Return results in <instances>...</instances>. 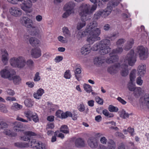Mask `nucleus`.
Here are the masks:
<instances>
[{
    "instance_id": "17",
    "label": "nucleus",
    "mask_w": 149,
    "mask_h": 149,
    "mask_svg": "<svg viewBox=\"0 0 149 149\" xmlns=\"http://www.w3.org/2000/svg\"><path fill=\"white\" fill-rule=\"evenodd\" d=\"M31 54L33 58H38L41 56V50L39 48H33L31 51Z\"/></svg>"
},
{
    "instance_id": "47",
    "label": "nucleus",
    "mask_w": 149,
    "mask_h": 149,
    "mask_svg": "<svg viewBox=\"0 0 149 149\" xmlns=\"http://www.w3.org/2000/svg\"><path fill=\"white\" fill-rule=\"evenodd\" d=\"M103 114L107 118H111L114 115L112 113H110L106 109L102 111Z\"/></svg>"
},
{
    "instance_id": "36",
    "label": "nucleus",
    "mask_w": 149,
    "mask_h": 149,
    "mask_svg": "<svg viewBox=\"0 0 149 149\" xmlns=\"http://www.w3.org/2000/svg\"><path fill=\"white\" fill-rule=\"evenodd\" d=\"M34 101L30 99H26L24 101V103L25 106L27 107H32Z\"/></svg>"
},
{
    "instance_id": "61",
    "label": "nucleus",
    "mask_w": 149,
    "mask_h": 149,
    "mask_svg": "<svg viewBox=\"0 0 149 149\" xmlns=\"http://www.w3.org/2000/svg\"><path fill=\"white\" fill-rule=\"evenodd\" d=\"M32 120L35 123H36L38 121L39 119L38 116L36 113H34V115L32 117Z\"/></svg>"
},
{
    "instance_id": "24",
    "label": "nucleus",
    "mask_w": 149,
    "mask_h": 149,
    "mask_svg": "<svg viewBox=\"0 0 149 149\" xmlns=\"http://www.w3.org/2000/svg\"><path fill=\"white\" fill-rule=\"evenodd\" d=\"M90 46L89 45H84L81 49V52L83 54L86 55L88 54L91 52Z\"/></svg>"
},
{
    "instance_id": "33",
    "label": "nucleus",
    "mask_w": 149,
    "mask_h": 149,
    "mask_svg": "<svg viewBox=\"0 0 149 149\" xmlns=\"http://www.w3.org/2000/svg\"><path fill=\"white\" fill-rule=\"evenodd\" d=\"M29 41L31 45L33 46H36L39 43V41L38 39L33 37L29 38Z\"/></svg>"
},
{
    "instance_id": "45",
    "label": "nucleus",
    "mask_w": 149,
    "mask_h": 149,
    "mask_svg": "<svg viewBox=\"0 0 149 149\" xmlns=\"http://www.w3.org/2000/svg\"><path fill=\"white\" fill-rule=\"evenodd\" d=\"M72 116V114L70 111H66L65 112H63L61 118H66L68 117Z\"/></svg>"
},
{
    "instance_id": "23",
    "label": "nucleus",
    "mask_w": 149,
    "mask_h": 149,
    "mask_svg": "<svg viewBox=\"0 0 149 149\" xmlns=\"http://www.w3.org/2000/svg\"><path fill=\"white\" fill-rule=\"evenodd\" d=\"M133 91L134 95L136 97L141 95L144 92L143 90L140 87H136Z\"/></svg>"
},
{
    "instance_id": "50",
    "label": "nucleus",
    "mask_w": 149,
    "mask_h": 149,
    "mask_svg": "<svg viewBox=\"0 0 149 149\" xmlns=\"http://www.w3.org/2000/svg\"><path fill=\"white\" fill-rule=\"evenodd\" d=\"M71 77L70 71L67 70L65 71L64 74V77L66 79H70Z\"/></svg>"
},
{
    "instance_id": "44",
    "label": "nucleus",
    "mask_w": 149,
    "mask_h": 149,
    "mask_svg": "<svg viewBox=\"0 0 149 149\" xmlns=\"http://www.w3.org/2000/svg\"><path fill=\"white\" fill-rule=\"evenodd\" d=\"M101 41L97 42L93 45L91 49L94 51H97L99 49H100V47L101 45Z\"/></svg>"
},
{
    "instance_id": "57",
    "label": "nucleus",
    "mask_w": 149,
    "mask_h": 149,
    "mask_svg": "<svg viewBox=\"0 0 149 149\" xmlns=\"http://www.w3.org/2000/svg\"><path fill=\"white\" fill-rule=\"evenodd\" d=\"M40 79L39 73L38 72H36L33 78L34 81H38L40 80Z\"/></svg>"
},
{
    "instance_id": "30",
    "label": "nucleus",
    "mask_w": 149,
    "mask_h": 149,
    "mask_svg": "<svg viewBox=\"0 0 149 149\" xmlns=\"http://www.w3.org/2000/svg\"><path fill=\"white\" fill-rule=\"evenodd\" d=\"M75 144V146L78 147H84L85 146V142L83 139L78 138L76 140Z\"/></svg>"
},
{
    "instance_id": "4",
    "label": "nucleus",
    "mask_w": 149,
    "mask_h": 149,
    "mask_svg": "<svg viewBox=\"0 0 149 149\" xmlns=\"http://www.w3.org/2000/svg\"><path fill=\"white\" fill-rule=\"evenodd\" d=\"M9 63L13 67L19 68H23L26 65V60L22 56L11 57L9 60Z\"/></svg>"
},
{
    "instance_id": "22",
    "label": "nucleus",
    "mask_w": 149,
    "mask_h": 149,
    "mask_svg": "<svg viewBox=\"0 0 149 149\" xmlns=\"http://www.w3.org/2000/svg\"><path fill=\"white\" fill-rule=\"evenodd\" d=\"M13 126V130L15 132H19L21 130V129L22 127V125L21 123L15 122L12 123Z\"/></svg>"
},
{
    "instance_id": "49",
    "label": "nucleus",
    "mask_w": 149,
    "mask_h": 149,
    "mask_svg": "<svg viewBox=\"0 0 149 149\" xmlns=\"http://www.w3.org/2000/svg\"><path fill=\"white\" fill-rule=\"evenodd\" d=\"M148 51L139 55L140 59L141 60L146 59L148 57Z\"/></svg>"
},
{
    "instance_id": "31",
    "label": "nucleus",
    "mask_w": 149,
    "mask_h": 149,
    "mask_svg": "<svg viewBox=\"0 0 149 149\" xmlns=\"http://www.w3.org/2000/svg\"><path fill=\"white\" fill-rule=\"evenodd\" d=\"M34 113H35V112H33L32 111L28 110L25 111L24 112V114L27 118L31 121L32 120V117L34 115Z\"/></svg>"
},
{
    "instance_id": "38",
    "label": "nucleus",
    "mask_w": 149,
    "mask_h": 149,
    "mask_svg": "<svg viewBox=\"0 0 149 149\" xmlns=\"http://www.w3.org/2000/svg\"><path fill=\"white\" fill-rule=\"evenodd\" d=\"M136 76V71L135 70H132L130 74V81L134 82Z\"/></svg>"
},
{
    "instance_id": "63",
    "label": "nucleus",
    "mask_w": 149,
    "mask_h": 149,
    "mask_svg": "<svg viewBox=\"0 0 149 149\" xmlns=\"http://www.w3.org/2000/svg\"><path fill=\"white\" fill-rule=\"evenodd\" d=\"M95 100L99 104H103V100L98 96H96L95 97Z\"/></svg>"
},
{
    "instance_id": "29",
    "label": "nucleus",
    "mask_w": 149,
    "mask_h": 149,
    "mask_svg": "<svg viewBox=\"0 0 149 149\" xmlns=\"http://www.w3.org/2000/svg\"><path fill=\"white\" fill-rule=\"evenodd\" d=\"M62 31L63 36L66 38H68L70 37L71 33L68 27L64 26L62 28Z\"/></svg>"
},
{
    "instance_id": "7",
    "label": "nucleus",
    "mask_w": 149,
    "mask_h": 149,
    "mask_svg": "<svg viewBox=\"0 0 149 149\" xmlns=\"http://www.w3.org/2000/svg\"><path fill=\"white\" fill-rule=\"evenodd\" d=\"M75 6V3L73 2H69L65 4L64 8L66 11L63 14V17L66 18L71 14L74 13Z\"/></svg>"
},
{
    "instance_id": "32",
    "label": "nucleus",
    "mask_w": 149,
    "mask_h": 149,
    "mask_svg": "<svg viewBox=\"0 0 149 149\" xmlns=\"http://www.w3.org/2000/svg\"><path fill=\"white\" fill-rule=\"evenodd\" d=\"M23 107L22 105L18 104V103H14L11 106V108L13 111H17L22 109Z\"/></svg>"
},
{
    "instance_id": "55",
    "label": "nucleus",
    "mask_w": 149,
    "mask_h": 149,
    "mask_svg": "<svg viewBox=\"0 0 149 149\" xmlns=\"http://www.w3.org/2000/svg\"><path fill=\"white\" fill-rule=\"evenodd\" d=\"M141 76H139L136 79V84L139 85L141 86L143 83V81L141 79Z\"/></svg>"
},
{
    "instance_id": "48",
    "label": "nucleus",
    "mask_w": 149,
    "mask_h": 149,
    "mask_svg": "<svg viewBox=\"0 0 149 149\" xmlns=\"http://www.w3.org/2000/svg\"><path fill=\"white\" fill-rule=\"evenodd\" d=\"M57 39L59 42L65 43L67 42L68 38L65 37H64L62 36H59L57 37Z\"/></svg>"
},
{
    "instance_id": "46",
    "label": "nucleus",
    "mask_w": 149,
    "mask_h": 149,
    "mask_svg": "<svg viewBox=\"0 0 149 149\" xmlns=\"http://www.w3.org/2000/svg\"><path fill=\"white\" fill-rule=\"evenodd\" d=\"M120 115L121 117L124 119L128 118L129 117V114L124 110L120 112Z\"/></svg>"
},
{
    "instance_id": "35",
    "label": "nucleus",
    "mask_w": 149,
    "mask_h": 149,
    "mask_svg": "<svg viewBox=\"0 0 149 149\" xmlns=\"http://www.w3.org/2000/svg\"><path fill=\"white\" fill-rule=\"evenodd\" d=\"M147 51H148L147 49L143 46H139L136 48V52L139 54V55Z\"/></svg>"
},
{
    "instance_id": "40",
    "label": "nucleus",
    "mask_w": 149,
    "mask_h": 149,
    "mask_svg": "<svg viewBox=\"0 0 149 149\" xmlns=\"http://www.w3.org/2000/svg\"><path fill=\"white\" fill-rule=\"evenodd\" d=\"M87 20H81V21L78 23L77 26V30H80L85 26L86 24L85 21Z\"/></svg>"
},
{
    "instance_id": "26",
    "label": "nucleus",
    "mask_w": 149,
    "mask_h": 149,
    "mask_svg": "<svg viewBox=\"0 0 149 149\" xmlns=\"http://www.w3.org/2000/svg\"><path fill=\"white\" fill-rule=\"evenodd\" d=\"M15 72H13L12 74L11 77L12 78L10 80H13L14 83L15 84H18L21 81V79L20 77L18 76L15 75L14 74Z\"/></svg>"
},
{
    "instance_id": "18",
    "label": "nucleus",
    "mask_w": 149,
    "mask_h": 149,
    "mask_svg": "<svg viewBox=\"0 0 149 149\" xmlns=\"http://www.w3.org/2000/svg\"><path fill=\"white\" fill-rule=\"evenodd\" d=\"M138 75L143 77L146 73V66L145 65L141 64L137 68Z\"/></svg>"
},
{
    "instance_id": "64",
    "label": "nucleus",
    "mask_w": 149,
    "mask_h": 149,
    "mask_svg": "<svg viewBox=\"0 0 149 149\" xmlns=\"http://www.w3.org/2000/svg\"><path fill=\"white\" fill-rule=\"evenodd\" d=\"M6 92L8 95L11 96H13L15 94L14 91L11 89H8Z\"/></svg>"
},
{
    "instance_id": "43",
    "label": "nucleus",
    "mask_w": 149,
    "mask_h": 149,
    "mask_svg": "<svg viewBox=\"0 0 149 149\" xmlns=\"http://www.w3.org/2000/svg\"><path fill=\"white\" fill-rule=\"evenodd\" d=\"M81 72V69L79 68H77L75 69L74 71L75 77L76 78V79L78 81L80 80V77L79 74H80Z\"/></svg>"
},
{
    "instance_id": "59",
    "label": "nucleus",
    "mask_w": 149,
    "mask_h": 149,
    "mask_svg": "<svg viewBox=\"0 0 149 149\" xmlns=\"http://www.w3.org/2000/svg\"><path fill=\"white\" fill-rule=\"evenodd\" d=\"M9 2L13 4H18L19 2H23L24 0H7Z\"/></svg>"
},
{
    "instance_id": "11",
    "label": "nucleus",
    "mask_w": 149,
    "mask_h": 149,
    "mask_svg": "<svg viewBox=\"0 0 149 149\" xmlns=\"http://www.w3.org/2000/svg\"><path fill=\"white\" fill-rule=\"evenodd\" d=\"M37 0H24L23 2H21L22 3L21 6V8L27 13H30L33 11L32 8V2H34Z\"/></svg>"
},
{
    "instance_id": "21",
    "label": "nucleus",
    "mask_w": 149,
    "mask_h": 149,
    "mask_svg": "<svg viewBox=\"0 0 149 149\" xmlns=\"http://www.w3.org/2000/svg\"><path fill=\"white\" fill-rule=\"evenodd\" d=\"M107 71L111 74H113L117 73L119 71L118 63L116 64L114 66L108 67Z\"/></svg>"
},
{
    "instance_id": "41",
    "label": "nucleus",
    "mask_w": 149,
    "mask_h": 149,
    "mask_svg": "<svg viewBox=\"0 0 149 149\" xmlns=\"http://www.w3.org/2000/svg\"><path fill=\"white\" fill-rule=\"evenodd\" d=\"M83 87L84 90L87 93H90L93 91L92 87L88 84H84L83 85Z\"/></svg>"
},
{
    "instance_id": "60",
    "label": "nucleus",
    "mask_w": 149,
    "mask_h": 149,
    "mask_svg": "<svg viewBox=\"0 0 149 149\" xmlns=\"http://www.w3.org/2000/svg\"><path fill=\"white\" fill-rule=\"evenodd\" d=\"M32 120L35 123H36L38 121L39 119L38 116L36 113H34V115L32 117Z\"/></svg>"
},
{
    "instance_id": "9",
    "label": "nucleus",
    "mask_w": 149,
    "mask_h": 149,
    "mask_svg": "<svg viewBox=\"0 0 149 149\" xmlns=\"http://www.w3.org/2000/svg\"><path fill=\"white\" fill-rule=\"evenodd\" d=\"M123 50V48L121 47H118L116 49L113 50L110 54V58H108L106 60V62L110 63L117 61L118 59V57L116 54L121 53Z\"/></svg>"
},
{
    "instance_id": "28",
    "label": "nucleus",
    "mask_w": 149,
    "mask_h": 149,
    "mask_svg": "<svg viewBox=\"0 0 149 149\" xmlns=\"http://www.w3.org/2000/svg\"><path fill=\"white\" fill-rule=\"evenodd\" d=\"M4 133L6 135L11 136H15L17 135L16 133L14 132L13 130L11 131L9 128L5 129Z\"/></svg>"
},
{
    "instance_id": "25",
    "label": "nucleus",
    "mask_w": 149,
    "mask_h": 149,
    "mask_svg": "<svg viewBox=\"0 0 149 149\" xmlns=\"http://www.w3.org/2000/svg\"><path fill=\"white\" fill-rule=\"evenodd\" d=\"M105 58L103 56L95 58L94 60L95 64L97 65L102 64L104 62Z\"/></svg>"
},
{
    "instance_id": "52",
    "label": "nucleus",
    "mask_w": 149,
    "mask_h": 149,
    "mask_svg": "<svg viewBox=\"0 0 149 149\" xmlns=\"http://www.w3.org/2000/svg\"><path fill=\"white\" fill-rule=\"evenodd\" d=\"M101 15L102 16V13L101 10H100L95 14L93 18L95 19H97L100 18Z\"/></svg>"
},
{
    "instance_id": "6",
    "label": "nucleus",
    "mask_w": 149,
    "mask_h": 149,
    "mask_svg": "<svg viewBox=\"0 0 149 149\" xmlns=\"http://www.w3.org/2000/svg\"><path fill=\"white\" fill-rule=\"evenodd\" d=\"M121 0H113L110 1L107 5V7L104 10H101L102 13V17L105 18L109 15L113 10V7L117 6Z\"/></svg>"
},
{
    "instance_id": "27",
    "label": "nucleus",
    "mask_w": 149,
    "mask_h": 149,
    "mask_svg": "<svg viewBox=\"0 0 149 149\" xmlns=\"http://www.w3.org/2000/svg\"><path fill=\"white\" fill-rule=\"evenodd\" d=\"M107 148L105 149H115L116 145L114 141L111 140H108L107 143Z\"/></svg>"
},
{
    "instance_id": "62",
    "label": "nucleus",
    "mask_w": 149,
    "mask_h": 149,
    "mask_svg": "<svg viewBox=\"0 0 149 149\" xmlns=\"http://www.w3.org/2000/svg\"><path fill=\"white\" fill-rule=\"evenodd\" d=\"M63 59L62 56H58L56 57L54 59V61L56 63H59L62 61Z\"/></svg>"
},
{
    "instance_id": "53",
    "label": "nucleus",
    "mask_w": 149,
    "mask_h": 149,
    "mask_svg": "<svg viewBox=\"0 0 149 149\" xmlns=\"http://www.w3.org/2000/svg\"><path fill=\"white\" fill-rule=\"evenodd\" d=\"M78 110L80 112H83L85 110V107L82 103L79 104L77 107Z\"/></svg>"
},
{
    "instance_id": "2",
    "label": "nucleus",
    "mask_w": 149,
    "mask_h": 149,
    "mask_svg": "<svg viewBox=\"0 0 149 149\" xmlns=\"http://www.w3.org/2000/svg\"><path fill=\"white\" fill-rule=\"evenodd\" d=\"M97 7L96 5H93L91 7L88 3H83L81 4L78 8V12L81 20H87V16L93 13L96 10Z\"/></svg>"
},
{
    "instance_id": "5",
    "label": "nucleus",
    "mask_w": 149,
    "mask_h": 149,
    "mask_svg": "<svg viewBox=\"0 0 149 149\" xmlns=\"http://www.w3.org/2000/svg\"><path fill=\"white\" fill-rule=\"evenodd\" d=\"M20 22L23 25L28 28H31L32 31L31 33L32 35H35L37 34L36 31V27L33 24V20L27 17L23 16L20 17Z\"/></svg>"
},
{
    "instance_id": "56",
    "label": "nucleus",
    "mask_w": 149,
    "mask_h": 149,
    "mask_svg": "<svg viewBox=\"0 0 149 149\" xmlns=\"http://www.w3.org/2000/svg\"><path fill=\"white\" fill-rule=\"evenodd\" d=\"M27 65L30 67L32 68L34 66V63L33 61L31 59H29L27 60L26 63Z\"/></svg>"
},
{
    "instance_id": "42",
    "label": "nucleus",
    "mask_w": 149,
    "mask_h": 149,
    "mask_svg": "<svg viewBox=\"0 0 149 149\" xmlns=\"http://www.w3.org/2000/svg\"><path fill=\"white\" fill-rule=\"evenodd\" d=\"M60 131L65 134H68L69 132V130L68 127L65 125H63L61 126Z\"/></svg>"
},
{
    "instance_id": "19",
    "label": "nucleus",
    "mask_w": 149,
    "mask_h": 149,
    "mask_svg": "<svg viewBox=\"0 0 149 149\" xmlns=\"http://www.w3.org/2000/svg\"><path fill=\"white\" fill-rule=\"evenodd\" d=\"M88 143L89 146L93 148H96L98 145L97 140L93 137L89 139L88 141Z\"/></svg>"
},
{
    "instance_id": "54",
    "label": "nucleus",
    "mask_w": 149,
    "mask_h": 149,
    "mask_svg": "<svg viewBox=\"0 0 149 149\" xmlns=\"http://www.w3.org/2000/svg\"><path fill=\"white\" fill-rule=\"evenodd\" d=\"M109 111L111 112H116L118 111V109L117 107L112 105H110L109 107Z\"/></svg>"
},
{
    "instance_id": "58",
    "label": "nucleus",
    "mask_w": 149,
    "mask_h": 149,
    "mask_svg": "<svg viewBox=\"0 0 149 149\" xmlns=\"http://www.w3.org/2000/svg\"><path fill=\"white\" fill-rule=\"evenodd\" d=\"M54 134L56 136L61 138V139H63L64 137V134L58 131H56L55 132Z\"/></svg>"
},
{
    "instance_id": "3",
    "label": "nucleus",
    "mask_w": 149,
    "mask_h": 149,
    "mask_svg": "<svg viewBox=\"0 0 149 149\" xmlns=\"http://www.w3.org/2000/svg\"><path fill=\"white\" fill-rule=\"evenodd\" d=\"M24 136H20V139L24 141H28L26 143L27 145L26 148L30 147L33 149H36L40 145L41 142L35 139L31 140L30 137L32 136H36V134L34 132L31 131H26L24 132Z\"/></svg>"
},
{
    "instance_id": "20",
    "label": "nucleus",
    "mask_w": 149,
    "mask_h": 149,
    "mask_svg": "<svg viewBox=\"0 0 149 149\" xmlns=\"http://www.w3.org/2000/svg\"><path fill=\"white\" fill-rule=\"evenodd\" d=\"M44 93V90L43 89L40 88L33 93V96L35 98L39 100L41 98V96Z\"/></svg>"
},
{
    "instance_id": "13",
    "label": "nucleus",
    "mask_w": 149,
    "mask_h": 149,
    "mask_svg": "<svg viewBox=\"0 0 149 149\" xmlns=\"http://www.w3.org/2000/svg\"><path fill=\"white\" fill-rule=\"evenodd\" d=\"M13 72V71H12L9 68L6 67L1 71L0 74L3 78L11 79L12 78L11 76Z\"/></svg>"
},
{
    "instance_id": "16",
    "label": "nucleus",
    "mask_w": 149,
    "mask_h": 149,
    "mask_svg": "<svg viewBox=\"0 0 149 149\" xmlns=\"http://www.w3.org/2000/svg\"><path fill=\"white\" fill-rule=\"evenodd\" d=\"M1 60L4 65H7L9 58V54L5 49H1Z\"/></svg>"
},
{
    "instance_id": "8",
    "label": "nucleus",
    "mask_w": 149,
    "mask_h": 149,
    "mask_svg": "<svg viewBox=\"0 0 149 149\" xmlns=\"http://www.w3.org/2000/svg\"><path fill=\"white\" fill-rule=\"evenodd\" d=\"M101 45L100 47V53L102 55H104L110 51V41L107 39H104L101 41Z\"/></svg>"
},
{
    "instance_id": "51",
    "label": "nucleus",
    "mask_w": 149,
    "mask_h": 149,
    "mask_svg": "<svg viewBox=\"0 0 149 149\" xmlns=\"http://www.w3.org/2000/svg\"><path fill=\"white\" fill-rule=\"evenodd\" d=\"M0 111L4 113H6L8 112L7 109L6 105L3 104H0Z\"/></svg>"
},
{
    "instance_id": "15",
    "label": "nucleus",
    "mask_w": 149,
    "mask_h": 149,
    "mask_svg": "<svg viewBox=\"0 0 149 149\" xmlns=\"http://www.w3.org/2000/svg\"><path fill=\"white\" fill-rule=\"evenodd\" d=\"M118 65L119 70H120L121 75L123 77L127 76L129 74V70L128 68V65L125 63L121 65L118 63Z\"/></svg>"
},
{
    "instance_id": "12",
    "label": "nucleus",
    "mask_w": 149,
    "mask_h": 149,
    "mask_svg": "<svg viewBox=\"0 0 149 149\" xmlns=\"http://www.w3.org/2000/svg\"><path fill=\"white\" fill-rule=\"evenodd\" d=\"M140 106L136 107L139 109L142 110L144 109L146 107L149 109V94H146L143 98H142L140 100Z\"/></svg>"
},
{
    "instance_id": "14",
    "label": "nucleus",
    "mask_w": 149,
    "mask_h": 149,
    "mask_svg": "<svg viewBox=\"0 0 149 149\" xmlns=\"http://www.w3.org/2000/svg\"><path fill=\"white\" fill-rule=\"evenodd\" d=\"M9 12L12 15L15 17H19L22 14V10L19 8L15 6L10 8Z\"/></svg>"
},
{
    "instance_id": "1",
    "label": "nucleus",
    "mask_w": 149,
    "mask_h": 149,
    "mask_svg": "<svg viewBox=\"0 0 149 149\" xmlns=\"http://www.w3.org/2000/svg\"><path fill=\"white\" fill-rule=\"evenodd\" d=\"M98 25L97 22L93 21L90 22L86 26L85 30L81 33H78V37L80 35V38L82 37L88 36L87 40L91 44L97 40H100L98 36L101 33V30L100 28H97Z\"/></svg>"
},
{
    "instance_id": "39",
    "label": "nucleus",
    "mask_w": 149,
    "mask_h": 149,
    "mask_svg": "<svg viewBox=\"0 0 149 149\" xmlns=\"http://www.w3.org/2000/svg\"><path fill=\"white\" fill-rule=\"evenodd\" d=\"M127 88L130 91H133L136 87L135 84L133 83V82L130 81L127 84Z\"/></svg>"
},
{
    "instance_id": "10",
    "label": "nucleus",
    "mask_w": 149,
    "mask_h": 149,
    "mask_svg": "<svg viewBox=\"0 0 149 149\" xmlns=\"http://www.w3.org/2000/svg\"><path fill=\"white\" fill-rule=\"evenodd\" d=\"M136 61V55L133 50H131L126 56L124 60V63H127L132 66Z\"/></svg>"
},
{
    "instance_id": "37",
    "label": "nucleus",
    "mask_w": 149,
    "mask_h": 149,
    "mask_svg": "<svg viewBox=\"0 0 149 149\" xmlns=\"http://www.w3.org/2000/svg\"><path fill=\"white\" fill-rule=\"evenodd\" d=\"M15 146L19 148H26L27 144L26 142H17L14 143Z\"/></svg>"
},
{
    "instance_id": "34",
    "label": "nucleus",
    "mask_w": 149,
    "mask_h": 149,
    "mask_svg": "<svg viewBox=\"0 0 149 149\" xmlns=\"http://www.w3.org/2000/svg\"><path fill=\"white\" fill-rule=\"evenodd\" d=\"M134 43V41L133 39H130L128 41L127 44L124 47V49L125 50H128L131 48Z\"/></svg>"
}]
</instances>
